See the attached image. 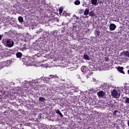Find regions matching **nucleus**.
<instances>
[{"mask_svg": "<svg viewBox=\"0 0 129 129\" xmlns=\"http://www.w3.org/2000/svg\"><path fill=\"white\" fill-rule=\"evenodd\" d=\"M22 61L26 66H36V61L32 57L25 56L22 59Z\"/></svg>", "mask_w": 129, "mask_h": 129, "instance_id": "f257e3e1", "label": "nucleus"}, {"mask_svg": "<svg viewBox=\"0 0 129 129\" xmlns=\"http://www.w3.org/2000/svg\"><path fill=\"white\" fill-rule=\"evenodd\" d=\"M112 96H113L115 98H118L120 96V94L118 93V91L114 89L111 92Z\"/></svg>", "mask_w": 129, "mask_h": 129, "instance_id": "f03ea898", "label": "nucleus"}, {"mask_svg": "<svg viewBox=\"0 0 129 129\" xmlns=\"http://www.w3.org/2000/svg\"><path fill=\"white\" fill-rule=\"evenodd\" d=\"M97 95L99 98H104L105 97V92H103V91H99Z\"/></svg>", "mask_w": 129, "mask_h": 129, "instance_id": "7ed1b4c3", "label": "nucleus"}, {"mask_svg": "<svg viewBox=\"0 0 129 129\" xmlns=\"http://www.w3.org/2000/svg\"><path fill=\"white\" fill-rule=\"evenodd\" d=\"M6 45L7 47H9V48H12V47L14 46V41L12 40H7L6 41Z\"/></svg>", "mask_w": 129, "mask_h": 129, "instance_id": "20e7f679", "label": "nucleus"}, {"mask_svg": "<svg viewBox=\"0 0 129 129\" xmlns=\"http://www.w3.org/2000/svg\"><path fill=\"white\" fill-rule=\"evenodd\" d=\"M116 29V25L113 23H111L109 25L110 31H114Z\"/></svg>", "mask_w": 129, "mask_h": 129, "instance_id": "39448f33", "label": "nucleus"}, {"mask_svg": "<svg viewBox=\"0 0 129 129\" xmlns=\"http://www.w3.org/2000/svg\"><path fill=\"white\" fill-rule=\"evenodd\" d=\"M81 70L82 72L85 73V72H86V71H87V68L86 67V66H82Z\"/></svg>", "mask_w": 129, "mask_h": 129, "instance_id": "423d86ee", "label": "nucleus"}, {"mask_svg": "<svg viewBox=\"0 0 129 129\" xmlns=\"http://www.w3.org/2000/svg\"><path fill=\"white\" fill-rule=\"evenodd\" d=\"M51 78H59V77L57 76V75H50L48 78H46V79H49V80H50V79H51Z\"/></svg>", "mask_w": 129, "mask_h": 129, "instance_id": "0eeeda50", "label": "nucleus"}, {"mask_svg": "<svg viewBox=\"0 0 129 129\" xmlns=\"http://www.w3.org/2000/svg\"><path fill=\"white\" fill-rule=\"evenodd\" d=\"M123 99H125L124 103L126 104H129V98L127 97H123Z\"/></svg>", "mask_w": 129, "mask_h": 129, "instance_id": "6e6552de", "label": "nucleus"}, {"mask_svg": "<svg viewBox=\"0 0 129 129\" xmlns=\"http://www.w3.org/2000/svg\"><path fill=\"white\" fill-rule=\"evenodd\" d=\"M117 69L119 72H120V73H122L123 74H124V72H123V68L118 67L117 68Z\"/></svg>", "mask_w": 129, "mask_h": 129, "instance_id": "1a4fd4ad", "label": "nucleus"}, {"mask_svg": "<svg viewBox=\"0 0 129 129\" xmlns=\"http://www.w3.org/2000/svg\"><path fill=\"white\" fill-rule=\"evenodd\" d=\"M122 54L125 56V57H127L129 58V52L128 51H123Z\"/></svg>", "mask_w": 129, "mask_h": 129, "instance_id": "9d476101", "label": "nucleus"}, {"mask_svg": "<svg viewBox=\"0 0 129 129\" xmlns=\"http://www.w3.org/2000/svg\"><path fill=\"white\" fill-rule=\"evenodd\" d=\"M89 14V9L87 8L85 9V12L84 13V16H87Z\"/></svg>", "mask_w": 129, "mask_h": 129, "instance_id": "9b49d317", "label": "nucleus"}, {"mask_svg": "<svg viewBox=\"0 0 129 129\" xmlns=\"http://www.w3.org/2000/svg\"><path fill=\"white\" fill-rule=\"evenodd\" d=\"M84 59H85V60H90V57L89 56H88L87 54H85L84 55Z\"/></svg>", "mask_w": 129, "mask_h": 129, "instance_id": "f8f14e48", "label": "nucleus"}, {"mask_svg": "<svg viewBox=\"0 0 129 129\" xmlns=\"http://www.w3.org/2000/svg\"><path fill=\"white\" fill-rule=\"evenodd\" d=\"M94 34L96 37H98L100 35V31L99 30H96Z\"/></svg>", "mask_w": 129, "mask_h": 129, "instance_id": "ddd939ff", "label": "nucleus"}, {"mask_svg": "<svg viewBox=\"0 0 129 129\" xmlns=\"http://www.w3.org/2000/svg\"><path fill=\"white\" fill-rule=\"evenodd\" d=\"M55 112H56V113H57V114H59V115H60V116H61V117H63V114H62V113H61L60 110H56Z\"/></svg>", "mask_w": 129, "mask_h": 129, "instance_id": "4468645a", "label": "nucleus"}, {"mask_svg": "<svg viewBox=\"0 0 129 129\" xmlns=\"http://www.w3.org/2000/svg\"><path fill=\"white\" fill-rule=\"evenodd\" d=\"M89 15L90 16V17H93V16L95 15V13H94V11H92L89 12Z\"/></svg>", "mask_w": 129, "mask_h": 129, "instance_id": "2eb2a0df", "label": "nucleus"}, {"mask_svg": "<svg viewBox=\"0 0 129 129\" xmlns=\"http://www.w3.org/2000/svg\"><path fill=\"white\" fill-rule=\"evenodd\" d=\"M46 100V99L44 97H40L39 98V101L41 102H44Z\"/></svg>", "mask_w": 129, "mask_h": 129, "instance_id": "dca6fc26", "label": "nucleus"}, {"mask_svg": "<svg viewBox=\"0 0 129 129\" xmlns=\"http://www.w3.org/2000/svg\"><path fill=\"white\" fill-rule=\"evenodd\" d=\"M18 21H19L20 23H23V22H24V19L22 16H20L18 18Z\"/></svg>", "mask_w": 129, "mask_h": 129, "instance_id": "f3484780", "label": "nucleus"}, {"mask_svg": "<svg viewBox=\"0 0 129 129\" xmlns=\"http://www.w3.org/2000/svg\"><path fill=\"white\" fill-rule=\"evenodd\" d=\"M74 4L76 6H79V5H80V1L79 0H77L75 2Z\"/></svg>", "mask_w": 129, "mask_h": 129, "instance_id": "a211bd4d", "label": "nucleus"}, {"mask_svg": "<svg viewBox=\"0 0 129 129\" xmlns=\"http://www.w3.org/2000/svg\"><path fill=\"white\" fill-rule=\"evenodd\" d=\"M91 3L92 5L96 6V4H97V0H91Z\"/></svg>", "mask_w": 129, "mask_h": 129, "instance_id": "6ab92c4d", "label": "nucleus"}, {"mask_svg": "<svg viewBox=\"0 0 129 129\" xmlns=\"http://www.w3.org/2000/svg\"><path fill=\"white\" fill-rule=\"evenodd\" d=\"M16 56L18 58H21L22 57V53L18 52L16 53Z\"/></svg>", "mask_w": 129, "mask_h": 129, "instance_id": "aec40b11", "label": "nucleus"}, {"mask_svg": "<svg viewBox=\"0 0 129 129\" xmlns=\"http://www.w3.org/2000/svg\"><path fill=\"white\" fill-rule=\"evenodd\" d=\"M43 32V29H40L36 31L37 34H40V33H42Z\"/></svg>", "mask_w": 129, "mask_h": 129, "instance_id": "412c9836", "label": "nucleus"}, {"mask_svg": "<svg viewBox=\"0 0 129 129\" xmlns=\"http://www.w3.org/2000/svg\"><path fill=\"white\" fill-rule=\"evenodd\" d=\"M63 16H65L66 17V16H70V14L69 13H67L65 11H63Z\"/></svg>", "mask_w": 129, "mask_h": 129, "instance_id": "4be33fe9", "label": "nucleus"}, {"mask_svg": "<svg viewBox=\"0 0 129 129\" xmlns=\"http://www.w3.org/2000/svg\"><path fill=\"white\" fill-rule=\"evenodd\" d=\"M59 14L61 15L62 14V12H63V8L60 7L59 9Z\"/></svg>", "mask_w": 129, "mask_h": 129, "instance_id": "5701e85b", "label": "nucleus"}, {"mask_svg": "<svg viewBox=\"0 0 129 129\" xmlns=\"http://www.w3.org/2000/svg\"><path fill=\"white\" fill-rule=\"evenodd\" d=\"M73 18L74 20H75V19H76V20H78V19H79V17L76 16V15H74L73 16Z\"/></svg>", "mask_w": 129, "mask_h": 129, "instance_id": "b1692460", "label": "nucleus"}, {"mask_svg": "<svg viewBox=\"0 0 129 129\" xmlns=\"http://www.w3.org/2000/svg\"><path fill=\"white\" fill-rule=\"evenodd\" d=\"M2 68H4V64H3V63H0V70L2 69Z\"/></svg>", "mask_w": 129, "mask_h": 129, "instance_id": "393cba45", "label": "nucleus"}, {"mask_svg": "<svg viewBox=\"0 0 129 129\" xmlns=\"http://www.w3.org/2000/svg\"><path fill=\"white\" fill-rule=\"evenodd\" d=\"M93 80L94 81V82H95V84H96L98 82V81L96 80V79L93 78Z\"/></svg>", "mask_w": 129, "mask_h": 129, "instance_id": "a878e982", "label": "nucleus"}, {"mask_svg": "<svg viewBox=\"0 0 129 129\" xmlns=\"http://www.w3.org/2000/svg\"><path fill=\"white\" fill-rule=\"evenodd\" d=\"M32 83H35V84H38V80H36L35 81H32Z\"/></svg>", "mask_w": 129, "mask_h": 129, "instance_id": "bb28decb", "label": "nucleus"}, {"mask_svg": "<svg viewBox=\"0 0 129 129\" xmlns=\"http://www.w3.org/2000/svg\"><path fill=\"white\" fill-rule=\"evenodd\" d=\"M116 112H117V110L114 111L113 113V115H116Z\"/></svg>", "mask_w": 129, "mask_h": 129, "instance_id": "cd10ccee", "label": "nucleus"}, {"mask_svg": "<svg viewBox=\"0 0 129 129\" xmlns=\"http://www.w3.org/2000/svg\"><path fill=\"white\" fill-rule=\"evenodd\" d=\"M84 13L83 10H80L79 14H80L81 15H82V14Z\"/></svg>", "mask_w": 129, "mask_h": 129, "instance_id": "c85d7f7f", "label": "nucleus"}, {"mask_svg": "<svg viewBox=\"0 0 129 129\" xmlns=\"http://www.w3.org/2000/svg\"><path fill=\"white\" fill-rule=\"evenodd\" d=\"M100 102L101 103V106H103V103H104V101H103V100L100 101Z\"/></svg>", "mask_w": 129, "mask_h": 129, "instance_id": "c756f323", "label": "nucleus"}, {"mask_svg": "<svg viewBox=\"0 0 129 129\" xmlns=\"http://www.w3.org/2000/svg\"><path fill=\"white\" fill-rule=\"evenodd\" d=\"M36 57H40L41 56V53H37V54H35Z\"/></svg>", "mask_w": 129, "mask_h": 129, "instance_id": "7c9ffc66", "label": "nucleus"}, {"mask_svg": "<svg viewBox=\"0 0 129 129\" xmlns=\"http://www.w3.org/2000/svg\"><path fill=\"white\" fill-rule=\"evenodd\" d=\"M41 117H42V114L40 113L39 114L38 118H41Z\"/></svg>", "mask_w": 129, "mask_h": 129, "instance_id": "2f4dec72", "label": "nucleus"}, {"mask_svg": "<svg viewBox=\"0 0 129 129\" xmlns=\"http://www.w3.org/2000/svg\"><path fill=\"white\" fill-rule=\"evenodd\" d=\"M102 87H103V88H105V86L101 85L100 88H102Z\"/></svg>", "mask_w": 129, "mask_h": 129, "instance_id": "473e14b6", "label": "nucleus"}, {"mask_svg": "<svg viewBox=\"0 0 129 129\" xmlns=\"http://www.w3.org/2000/svg\"><path fill=\"white\" fill-rule=\"evenodd\" d=\"M77 77H78V78H80V76L79 75H77Z\"/></svg>", "mask_w": 129, "mask_h": 129, "instance_id": "72a5a7b5", "label": "nucleus"}, {"mask_svg": "<svg viewBox=\"0 0 129 129\" xmlns=\"http://www.w3.org/2000/svg\"><path fill=\"white\" fill-rule=\"evenodd\" d=\"M127 125H128V126L129 127V120H127Z\"/></svg>", "mask_w": 129, "mask_h": 129, "instance_id": "f704fd0d", "label": "nucleus"}, {"mask_svg": "<svg viewBox=\"0 0 129 129\" xmlns=\"http://www.w3.org/2000/svg\"><path fill=\"white\" fill-rule=\"evenodd\" d=\"M2 35L0 34V40H2Z\"/></svg>", "mask_w": 129, "mask_h": 129, "instance_id": "c9c22d12", "label": "nucleus"}, {"mask_svg": "<svg viewBox=\"0 0 129 129\" xmlns=\"http://www.w3.org/2000/svg\"><path fill=\"white\" fill-rule=\"evenodd\" d=\"M85 18H88V16H85Z\"/></svg>", "mask_w": 129, "mask_h": 129, "instance_id": "e433bc0d", "label": "nucleus"}, {"mask_svg": "<svg viewBox=\"0 0 129 129\" xmlns=\"http://www.w3.org/2000/svg\"><path fill=\"white\" fill-rule=\"evenodd\" d=\"M0 91H2V88H0Z\"/></svg>", "mask_w": 129, "mask_h": 129, "instance_id": "4c0bfd02", "label": "nucleus"}, {"mask_svg": "<svg viewBox=\"0 0 129 129\" xmlns=\"http://www.w3.org/2000/svg\"><path fill=\"white\" fill-rule=\"evenodd\" d=\"M38 4V5H40V2H39L38 3H37Z\"/></svg>", "mask_w": 129, "mask_h": 129, "instance_id": "58836bf2", "label": "nucleus"}, {"mask_svg": "<svg viewBox=\"0 0 129 129\" xmlns=\"http://www.w3.org/2000/svg\"><path fill=\"white\" fill-rule=\"evenodd\" d=\"M1 2H3V0H1Z\"/></svg>", "mask_w": 129, "mask_h": 129, "instance_id": "ea45409f", "label": "nucleus"}, {"mask_svg": "<svg viewBox=\"0 0 129 129\" xmlns=\"http://www.w3.org/2000/svg\"><path fill=\"white\" fill-rule=\"evenodd\" d=\"M125 1H129V0H125Z\"/></svg>", "mask_w": 129, "mask_h": 129, "instance_id": "a19ab883", "label": "nucleus"}]
</instances>
